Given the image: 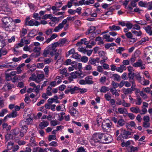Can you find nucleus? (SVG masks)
<instances>
[{
	"label": "nucleus",
	"instance_id": "nucleus-56",
	"mask_svg": "<svg viewBox=\"0 0 152 152\" xmlns=\"http://www.w3.org/2000/svg\"><path fill=\"white\" fill-rule=\"evenodd\" d=\"M48 145L56 147L58 145V143L56 142L52 141L50 142Z\"/></svg>",
	"mask_w": 152,
	"mask_h": 152
},
{
	"label": "nucleus",
	"instance_id": "nucleus-47",
	"mask_svg": "<svg viewBox=\"0 0 152 152\" xmlns=\"http://www.w3.org/2000/svg\"><path fill=\"white\" fill-rule=\"evenodd\" d=\"M136 58L134 56H132L131 58L130 59V61L131 64L133 65V64H134V62L136 60Z\"/></svg>",
	"mask_w": 152,
	"mask_h": 152
},
{
	"label": "nucleus",
	"instance_id": "nucleus-43",
	"mask_svg": "<svg viewBox=\"0 0 152 152\" xmlns=\"http://www.w3.org/2000/svg\"><path fill=\"white\" fill-rule=\"evenodd\" d=\"M56 138L55 135H50L48 137V140L49 141H50L52 140H56Z\"/></svg>",
	"mask_w": 152,
	"mask_h": 152
},
{
	"label": "nucleus",
	"instance_id": "nucleus-6",
	"mask_svg": "<svg viewBox=\"0 0 152 152\" xmlns=\"http://www.w3.org/2000/svg\"><path fill=\"white\" fill-rule=\"evenodd\" d=\"M0 7L5 11H9L10 10L7 2L5 0H0Z\"/></svg>",
	"mask_w": 152,
	"mask_h": 152
},
{
	"label": "nucleus",
	"instance_id": "nucleus-44",
	"mask_svg": "<svg viewBox=\"0 0 152 152\" xmlns=\"http://www.w3.org/2000/svg\"><path fill=\"white\" fill-rule=\"evenodd\" d=\"M87 39L86 38H84L83 39H81V41H82L83 42V43L86 45V46L89 44L90 42V40H89V41H87Z\"/></svg>",
	"mask_w": 152,
	"mask_h": 152
},
{
	"label": "nucleus",
	"instance_id": "nucleus-18",
	"mask_svg": "<svg viewBox=\"0 0 152 152\" xmlns=\"http://www.w3.org/2000/svg\"><path fill=\"white\" fill-rule=\"evenodd\" d=\"M49 125V123L47 121H43L41 122L39 124V126L41 129H43Z\"/></svg>",
	"mask_w": 152,
	"mask_h": 152
},
{
	"label": "nucleus",
	"instance_id": "nucleus-28",
	"mask_svg": "<svg viewBox=\"0 0 152 152\" xmlns=\"http://www.w3.org/2000/svg\"><path fill=\"white\" fill-rule=\"evenodd\" d=\"M17 112L13 110L12 112L8 115L9 116V118H10L11 117L15 118L17 116Z\"/></svg>",
	"mask_w": 152,
	"mask_h": 152
},
{
	"label": "nucleus",
	"instance_id": "nucleus-4",
	"mask_svg": "<svg viewBox=\"0 0 152 152\" xmlns=\"http://www.w3.org/2000/svg\"><path fill=\"white\" fill-rule=\"evenodd\" d=\"M145 56L148 63H152V48L145 53Z\"/></svg>",
	"mask_w": 152,
	"mask_h": 152
},
{
	"label": "nucleus",
	"instance_id": "nucleus-8",
	"mask_svg": "<svg viewBox=\"0 0 152 152\" xmlns=\"http://www.w3.org/2000/svg\"><path fill=\"white\" fill-rule=\"evenodd\" d=\"M69 112L71 115L73 117H77L79 114V112L72 106H70L69 108Z\"/></svg>",
	"mask_w": 152,
	"mask_h": 152
},
{
	"label": "nucleus",
	"instance_id": "nucleus-34",
	"mask_svg": "<svg viewBox=\"0 0 152 152\" xmlns=\"http://www.w3.org/2000/svg\"><path fill=\"white\" fill-rule=\"evenodd\" d=\"M77 75L78 76V78H82L85 76V75L80 70H79V71H78Z\"/></svg>",
	"mask_w": 152,
	"mask_h": 152
},
{
	"label": "nucleus",
	"instance_id": "nucleus-26",
	"mask_svg": "<svg viewBox=\"0 0 152 152\" xmlns=\"http://www.w3.org/2000/svg\"><path fill=\"white\" fill-rule=\"evenodd\" d=\"M110 90L113 95H115L116 96H119V94L117 92V90H116L113 88H111Z\"/></svg>",
	"mask_w": 152,
	"mask_h": 152
},
{
	"label": "nucleus",
	"instance_id": "nucleus-7",
	"mask_svg": "<svg viewBox=\"0 0 152 152\" xmlns=\"http://www.w3.org/2000/svg\"><path fill=\"white\" fill-rule=\"evenodd\" d=\"M66 42V38H64L60 39L58 42L52 44V45L54 46V48H56L58 46H60V47L63 46Z\"/></svg>",
	"mask_w": 152,
	"mask_h": 152
},
{
	"label": "nucleus",
	"instance_id": "nucleus-32",
	"mask_svg": "<svg viewBox=\"0 0 152 152\" xmlns=\"http://www.w3.org/2000/svg\"><path fill=\"white\" fill-rule=\"evenodd\" d=\"M130 148V152H136L138 151L139 148L138 147H134L132 145H131L129 147Z\"/></svg>",
	"mask_w": 152,
	"mask_h": 152
},
{
	"label": "nucleus",
	"instance_id": "nucleus-14",
	"mask_svg": "<svg viewBox=\"0 0 152 152\" xmlns=\"http://www.w3.org/2000/svg\"><path fill=\"white\" fill-rule=\"evenodd\" d=\"M92 77L91 76H87L85 78V80L86 84H92L94 82L91 80L92 79Z\"/></svg>",
	"mask_w": 152,
	"mask_h": 152
},
{
	"label": "nucleus",
	"instance_id": "nucleus-61",
	"mask_svg": "<svg viewBox=\"0 0 152 152\" xmlns=\"http://www.w3.org/2000/svg\"><path fill=\"white\" fill-rule=\"evenodd\" d=\"M24 45V42H23V39H21L20 42L16 46H18V47H22Z\"/></svg>",
	"mask_w": 152,
	"mask_h": 152
},
{
	"label": "nucleus",
	"instance_id": "nucleus-1",
	"mask_svg": "<svg viewBox=\"0 0 152 152\" xmlns=\"http://www.w3.org/2000/svg\"><path fill=\"white\" fill-rule=\"evenodd\" d=\"M56 51L57 49L54 48V46L52 44L47 47V50H44L43 56L45 57H46L47 56L48 54H50L51 56H53Z\"/></svg>",
	"mask_w": 152,
	"mask_h": 152
},
{
	"label": "nucleus",
	"instance_id": "nucleus-40",
	"mask_svg": "<svg viewBox=\"0 0 152 152\" xmlns=\"http://www.w3.org/2000/svg\"><path fill=\"white\" fill-rule=\"evenodd\" d=\"M78 71H77L75 72H72L70 74L71 76L74 79L78 78V76L77 74Z\"/></svg>",
	"mask_w": 152,
	"mask_h": 152
},
{
	"label": "nucleus",
	"instance_id": "nucleus-46",
	"mask_svg": "<svg viewBox=\"0 0 152 152\" xmlns=\"http://www.w3.org/2000/svg\"><path fill=\"white\" fill-rule=\"evenodd\" d=\"M13 135L16 136L18 135L20 132V130L18 128H16L13 130Z\"/></svg>",
	"mask_w": 152,
	"mask_h": 152
},
{
	"label": "nucleus",
	"instance_id": "nucleus-49",
	"mask_svg": "<svg viewBox=\"0 0 152 152\" xmlns=\"http://www.w3.org/2000/svg\"><path fill=\"white\" fill-rule=\"evenodd\" d=\"M7 109H4L1 110V112L0 113V117H3L4 116L5 113H7Z\"/></svg>",
	"mask_w": 152,
	"mask_h": 152
},
{
	"label": "nucleus",
	"instance_id": "nucleus-31",
	"mask_svg": "<svg viewBox=\"0 0 152 152\" xmlns=\"http://www.w3.org/2000/svg\"><path fill=\"white\" fill-rule=\"evenodd\" d=\"M41 49V48L40 47H35L33 50V51L34 53H36L39 55Z\"/></svg>",
	"mask_w": 152,
	"mask_h": 152
},
{
	"label": "nucleus",
	"instance_id": "nucleus-64",
	"mask_svg": "<svg viewBox=\"0 0 152 152\" xmlns=\"http://www.w3.org/2000/svg\"><path fill=\"white\" fill-rule=\"evenodd\" d=\"M76 152H86V151L83 147H81L78 148Z\"/></svg>",
	"mask_w": 152,
	"mask_h": 152
},
{
	"label": "nucleus",
	"instance_id": "nucleus-20",
	"mask_svg": "<svg viewBox=\"0 0 152 152\" xmlns=\"http://www.w3.org/2000/svg\"><path fill=\"white\" fill-rule=\"evenodd\" d=\"M130 110L132 112L135 113H137L140 112V110L138 107H132L130 108Z\"/></svg>",
	"mask_w": 152,
	"mask_h": 152
},
{
	"label": "nucleus",
	"instance_id": "nucleus-23",
	"mask_svg": "<svg viewBox=\"0 0 152 152\" xmlns=\"http://www.w3.org/2000/svg\"><path fill=\"white\" fill-rule=\"evenodd\" d=\"M109 28L111 31L119 30L121 29V28L120 26H116L115 25H113L111 26H110Z\"/></svg>",
	"mask_w": 152,
	"mask_h": 152
},
{
	"label": "nucleus",
	"instance_id": "nucleus-9",
	"mask_svg": "<svg viewBox=\"0 0 152 152\" xmlns=\"http://www.w3.org/2000/svg\"><path fill=\"white\" fill-rule=\"evenodd\" d=\"M145 64H143L142 60H140L138 62L134 63L132 66L135 67H140L141 69H143L145 68Z\"/></svg>",
	"mask_w": 152,
	"mask_h": 152
},
{
	"label": "nucleus",
	"instance_id": "nucleus-10",
	"mask_svg": "<svg viewBox=\"0 0 152 152\" xmlns=\"http://www.w3.org/2000/svg\"><path fill=\"white\" fill-rule=\"evenodd\" d=\"M132 133L131 132L124 130L122 133H121V135L124 139H127L130 137L129 136L131 135Z\"/></svg>",
	"mask_w": 152,
	"mask_h": 152
},
{
	"label": "nucleus",
	"instance_id": "nucleus-52",
	"mask_svg": "<svg viewBox=\"0 0 152 152\" xmlns=\"http://www.w3.org/2000/svg\"><path fill=\"white\" fill-rule=\"evenodd\" d=\"M3 48H1L0 49V52L3 55H6L7 53V50H5L3 49Z\"/></svg>",
	"mask_w": 152,
	"mask_h": 152
},
{
	"label": "nucleus",
	"instance_id": "nucleus-57",
	"mask_svg": "<svg viewBox=\"0 0 152 152\" xmlns=\"http://www.w3.org/2000/svg\"><path fill=\"white\" fill-rule=\"evenodd\" d=\"M79 92H80V93L83 94L86 92L87 91V89L85 88H79Z\"/></svg>",
	"mask_w": 152,
	"mask_h": 152
},
{
	"label": "nucleus",
	"instance_id": "nucleus-12",
	"mask_svg": "<svg viewBox=\"0 0 152 152\" xmlns=\"http://www.w3.org/2000/svg\"><path fill=\"white\" fill-rule=\"evenodd\" d=\"M92 140L95 142L101 143V140H99V133H96L94 134L92 137Z\"/></svg>",
	"mask_w": 152,
	"mask_h": 152
},
{
	"label": "nucleus",
	"instance_id": "nucleus-2",
	"mask_svg": "<svg viewBox=\"0 0 152 152\" xmlns=\"http://www.w3.org/2000/svg\"><path fill=\"white\" fill-rule=\"evenodd\" d=\"M11 70V69H8L5 72V78L6 80L7 81H10L12 79V76H16L15 75L17 74V72L15 71H12L10 73L7 72Z\"/></svg>",
	"mask_w": 152,
	"mask_h": 152
},
{
	"label": "nucleus",
	"instance_id": "nucleus-35",
	"mask_svg": "<svg viewBox=\"0 0 152 152\" xmlns=\"http://www.w3.org/2000/svg\"><path fill=\"white\" fill-rule=\"evenodd\" d=\"M130 141H128L126 142H123L121 143V146L122 147H127L130 144Z\"/></svg>",
	"mask_w": 152,
	"mask_h": 152
},
{
	"label": "nucleus",
	"instance_id": "nucleus-25",
	"mask_svg": "<svg viewBox=\"0 0 152 152\" xmlns=\"http://www.w3.org/2000/svg\"><path fill=\"white\" fill-rule=\"evenodd\" d=\"M0 42H1L2 45L1 47L3 48L6 45L5 39L3 36L0 35Z\"/></svg>",
	"mask_w": 152,
	"mask_h": 152
},
{
	"label": "nucleus",
	"instance_id": "nucleus-59",
	"mask_svg": "<svg viewBox=\"0 0 152 152\" xmlns=\"http://www.w3.org/2000/svg\"><path fill=\"white\" fill-rule=\"evenodd\" d=\"M72 60L70 59H68L66 60L64 62V64L65 65H70L71 64Z\"/></svg>",
	"mask_w": 152,
	"mask_h": 152
},
{
	"label": "nucleus",
	"instance_id": "nucleus-29",
	"mask_svg": "<svg viewBox=\"0 0 152 152\" xmlns=\"http://www.w3.org/2000/svg\"><path fill=\"white\" fill-rule=\"evenodd\" d=\"M14 143L12 142H9L8 143L7 148V150H10L13 148Z\"/></svg>",
	"mask_w": 152,
	"mask_h": 152
},
{
	"label": "nucleus",
	"instance_id": "nucleus-45",
	"mask_svg": "<svg viewBox=\"0 0 152 152\" xmlns=\"http://www.w3.org/2000/svg\"><path fill=\"white\" fill-rule=\"evenodd\" d=\"M78 50L81 52L84 53H86L87 52V50L86 49H84L83 47H79L78 48Z\"/></svg>",
	"mask_w": 152,
	"mask_h": 152
},
{
	"label": "nucleus",
	"instance_id": "nucleus-62",
	"mask_svg": "<svg viewBox=\"0 0 152 152\" xmlns=\"http://www.w3.org/2000/svg\"><path fill=\"white\" fill-rule=\"evenodd\" d=\"M128 126L135 127H136V124L134 121H132L129 123Z\"/></svg>",
	"mask_w": 152,
	"mask_h": 152
},
{
	"label": "nucleus",
	"instance_id": "nucleus-17",
	"mask_svg": "<svg viewBox=\"0 0 152 152\" xmlns=\"http://www.w3.org/2000/svg\"><path fill=\"white\" fill-rule=\"evenodd\" d=\"M68 88H70L71 93L72 94L79 93V88L75 86L73 88H72V87L70 86L68 87Z\"/></svg>",
	"mask_w": 152,
	"mask_h": 152
},
{
	"label": "nucleus",
	"instance_id": "nucleus-33",
	"mask_svg": "<svg viewBox=\"0 0 152 152\" xmlns=\"http://www.w3.org/2000/svg\"><path fill=\"white\" fill-rule=\"evenodd\" d=\"M110 89L107 87L102 86L101 87L100 91L102 93H105L107 91H109Z\"/></svg>",
	"mask_w": 152,
	"mask_h": 152
},
{
	"label": "nucleus",
	"instance_id": "nucleus-38",
	"mask_svg": "<svg viewBox=\"0 0 152 152\" xmlns=\"http://www.w3.org/2000/svg\"><path fill=\"white\" fill-rule=\"evenodd\" d=\"M75 52V49L74 48H72L70 50L68 51L66 54V56L68 57L71 54H73Z\"/></svg>",
	"mask_w": 152,
	"mask_h": 152
},
{
	"label": "nucleus",
	"instance_id": "nucleus-53",
	"mask_svg": "<svg viewBox=\"0 0 152 152\" xmlns=\"http://www.w3.org/2000/svg\"><path fill=\"white\" fill-rule=\"evenodd\" d=\"M132 32L133 34L138 36H140L142 34V32L141 31H132Z\"/></svg>",
	"mask_w": 152,
	"mask_h": 152
},
{
	"label": "nucleus",
	"instance_id": "nucleus-63",
	"mask_svg": "<svg viewBox=\"0 0 152 152\" xmlns=\"http://www.w3.org/2000/svg\"><path fill=\"white\" fill-rule=\"evenodd\" d=\"M104 96L105 99L107 101H109L111 99V96L107 94H105Z\"/></svg>",
	"mask_w": 152,
	"mask_h": 152
},
{
	"label": "nucleus",
	"instance_id": "nucleus-3",
	"mask_svg": "<svg viewBox=\"0 0 152 152\" xmlns=\"http://www.w3.org/2000/svg\"><path fill=\"white\" fill-rule=\"evenodd\" d=\"M5 30L9 32L15 31L16 29V25L12 23L4 26Z\"/></svg>",
	"mask_w": 152,
	"mask_h": 152
},
{
	"label": "nucleus",
	"instance_id": "nucleus-55",
	"mask_svg": "<svg viewBox=\"0 0 152 152\" xmlns=\"http://www.w3.org/2000/svg\"><path fill=\"white\" fill-rule=\"evenodd\" d=\"M88 60V58L86 56H83L81 58V61L84 63L87 62Z\"/></svg>",
	"mask_w": 152,
	"mask_h": 152
},
{
	"label": "nucleus",
	"instance_id": "nucleus-50",
	"mask_svg": "<svg viewBox=\"0 0 152 152\" xmlns=\"http://www.w3.org/2000/svg\"><path fill=\"white\" fill-rule=\"evenodd\" d=\"M18 77L19 76H18V75L15 76L13 78H12V79L11 80H12V82L14 83L17 80H19L20 79Z\"/></svg>",
	"mask_w": 152,
	"mask_h": 152
},
{
	"label": "nucleus",
	"instance_id": "nucleus-48",
	"mask_svg": "<svg viewBox=\"0 0 152 152\" xmlns=\"http://www.w3.org/2000/svg\"><path fill=\"white\" fill-rule=\"evenodd\" d=\"M94 2V0H89L86 1L85 2V5H88L90 4H93Z\"/></svg>",
	"mask_w": 152,
	"mask_h": 152
},
{
	"label": "nucleus",
	"instance_id": "nucleus-58",
	"mask_svg": "<svg viewBox=\"0 0 152 152\" xmlns=\"http://www.w3.org/2000/svg\"><path fill=\"white\" fill-rule=\"evenodd\" d=\"M112 85L113 86V88L115 89L118 86V83L113 81L112 83Z\"/></svg>",
	"mask_w": 152,
	"mask_h": 152
},
{
	"label": "nucleus",
	"instance_id": "nucleus-37",
	"mask_svg": "<svg viewBox=\"0 0 152 152\" xmlns=\"http://www.w3.org/2000/svg\"><path fill=\"white\" fill-rule=\"evenodd\" d=\"M135 73L132 72H129L128 73V75L130 80H133V78L135 77Z\"/></svg>",
	"mask_w": 152,
	"mask_h": 152
},
{
	"label": "nucleus",
	"instance_id": "nucleus-13",
	"mask_svg": "<svg viewBox=\"0 0 152 152\" xmlns=\"http://www.w3.org/2000/svg\"><path fill=\"white\" fill-rule=\"evenodd\" d=\"M26 25L31 26H33L34 25L36 26H38L39 25H40V23L37 21L34 22L33 20H29Z\"/></svg>",
	"mask_w": 152,
	"mask_h": 152
},
{
	"label": "nucleus",
	"instance_id": "nucleus-27",
	"mask_svg": "<svg viewBox=\"0 0 152 152\" xmlns=\"http://www.w3.org/2000/svg\"><path fill=\"white\" fill-rule=\"evenodd\" d=\"M64 27V26L62 24H59L54 29V31L55 32H57L59 31L61 29H62Z\"/></svg>",
	"mask_w": 152,
	"mask_h": 152
},
{
	"label": "nucleus",
	"instance_id": "nucleus-42",
	"mask_svg": "<svg viewBox=\"0 0 152 152\" xmlns=\"http://www.w3.org/2000/svg\"><path fill=\"white\" fill-rule=\"evenodd\" d=\"M125 35L127 38L129 39H132V34L131 32H128L127 33L125 34Z\"/></svg>",
	"mask_w": 152,
	"mask_h": 152
},
{
	"label": "nucleus",
	"instance_id": "nucleus-11",
	"mask_svg": "<svg viewBox=\"0 0 152 152\" xmlns=\"http://www.w3.org/2000/svg\"><path fill=\"white\" fill-rule=\"evenodd\" d=\"M25 123V122L24 120H23L20 122L19 124L21 126V131L26 133L28 129V126Z\"/></svg>",
	"mask_w": 152,
	"mask_h": 152
},
{
	"label": "nucleus",
	"instance_id": "nucleus-22",
	"mask_svg": "<svg viewBox=\"0 0 152 152\" xmlns=\"http://www.w3.org/2000/svg\"><path fill=\"white\" fill-rule=\"evenodd\" d=\"M118 110L120 114H126L127 113L126 109L125 108H119L118 109Z\"/></svg>",
	"mask_w": 152,
	"mask_h": 152
},
{
	"label": "nucleus",
	"instance_id": "nucleus-41",
	"mask_svg": "<svg viewBox=\"0 0 152 152\" xmlns=\"http://www.w3.org/2000/svg\"><path fill=\"white\" fill-rule=\"evenodd\" d=\"M25 122V124L27 125H29L32 123V120L31 118H28L26 119L25 121H24Z\"/></svg>",
	"mask_w": 152,
	"mask_h": 152
},
{
	"label": "nucleus",
	"instance_id": "nucleus-51",
	"mask_svg": "<svg viewBox=\"0 0 152 152\" xmlns=\"http://www.w3.org/2000/svg\"><path fill=\"white\" fill-rule=\"evenodd\" d=\"M125 50L124 48L123 47H120L117 49L116 51L117 53H121V52Z\"/></svg>",
	"mask_w": 152,
	"mask_h": 152
},
{
	"label": "nucleus",
	"instance_id": "nucleus-15",
	"mask_svg": "<svg viewBox=\"0 0 152 152\" xmlns=\"http://www.w3.org/2000/svg\"><path fill=\"white\" fill-rule=\"evenodd\" d=\"M44 77L43 74H39L37 75L36 77V82L37 83H39L42 80Z\"/></svg>",
	"mask_w": 152,
	"mask_h": 152
},
{
	"label": "nucleus",
	"instance_id": "nucleus-5",
	"mask_svg": "<svg viewBox=\"0 0 152 152\" xmlns=\"http://www.w3.org/2000/svg\"><path fill=\"white\" fill-rule=\"evenodd\" d=\"M12 18L9 16L4 17L1 19V21L4 26L12 23Z\"/></svg>",
	"mask_w": 152,
	"mask_h": 152
},
{
	"label": "nucleus",
	"instance_id": "nucleus-16",
	"mask_svg": "<svg viewBox=\"0 0 152 152\" xmlns=\"http://www.w3.org/2000/svg\"><path fill=\"white\" fill-rule=\"evenodd\" d=\"M143 28L150 35H152V26H148L147 27H144Z\"/></svg>",
	"mask_w": 152,
	"mask_h": 152
},
{
	"label": "nucleus",
	"instance_id": "nucleus-30",
	"mask_svg": "<svg viewBox=\"0 0 152 152\" xmlns=\"http://www.w3.org/2000/svg\"><path fill=\"white\" fill-rule=\"evenodd\" d=\"M117 124L120 126H123L125 124V121L123 119L120 118L118 120Z\"/></svg>",
	"mask_w": 152,
	"mask_h": 152
},
{
	"label": "nucleus",
	"instance_id": "nucleus-24",
	"mask_svg": "<svg viewBox=\"0 0 152 152\" xmlns=\"http://www.w3.org/2000/svg\"><path fill=\"white\" fill-rule=\"evenodd\" d=\"M132 89L131 88H124L123 89V92L125 95H127L131 94L132 93Z\"/></svg>",
	"mask_w": 152,
	"mask_h": 152
},
{
	"label": "nucleus",
	"instance_id": "nucleus-19",
	"mask_svg": "<svg viewBox=\"0 0 152 152\" xmlns=\"http://www.w3.org/2000/svg\"><path fill=\"white\" fill-rule=\"evenodd\" d=\"M106 136L105 135V142L104 143H108L112 142V139L111 137L109 134L107 133L106 134Z\"/></svg>",
	"mask_w": 152,
	"mask_h": 152
},
{
	"label": "nucleus",
	"instance_id": "nucleus-36",
	"mask_svg": "<svg viewBox=\"0 0 152 152\" xmlns=\"http://www.w3.org/2000/svg\"><path fill=\"white\" fill-rule=\"evenodd\" d=\"M72 57L73 58L76 59H80L81 56L76 53L74 52V53L72 55Z\"/></svg>",
	"mask_w": 152,
	"mask_h": 152
},
{
	"label": "nucleus",
	"instance_id": "nucleus-39",
	"mask_svg": "<svg viewBox=\"0 0 152 152\" xmlns=\"http://www.w3.org/2000/svg\"><path fill=\"white\" fill-rule=\"evenodd\" d=\"M113 77H114V79L116 80L117 81H119L120 80V76L117 74H115L113 75Z\"/></svg>",
	"mask_w": 152,
	"mask_h": 152
},
{
	"label": "nucleus",
	"instance_id": "nucleus-60",
	"mask_svg": "<svg viewBox=\"0 0 152 152\" xmlns=\"http://www.w3.org/2000/svg\"><path fill=\"white\" fill-rule=\"evenodd\" d=\"M136 22L138 24L141 25H146V23L145 20H142L140 21H136Z\"/></svg>",
	"mask_w": 152,
	"mask_h": 152
},
{
	"label": "nucleus",
	"instance_id": "nucleus-21",
	"mask_svg": "<svg viewBox=\"0 0 152 152\" xmlns=\"http://www.w3.org/2000/svg\"><path fill=\"white\" fill-rule=\"evenodd\" d=\"M95 29L96 28L94 26H92L90 27V28L88 29L87 31L86 32V34L88 35L90 33H93L95 30Z\"/></svg>",
	"mask_w": 152,
	"mask_h": 152
},
{
	"label": "nucleus",
	"instance_id": "nucleus-54",
	"mask_svg": "<svg viewBox=\"0 0 152 152\" xmlns=\"http://www.w3.org/2000/svg\"><path fill=\"white\" fill-rule=\"evenodd\" d=\"M106 80V77L104 76L103 77H101V78L99 79V81L102 83H104V82H105Z\"/></svg>",
	"mask_w": 152,
	"mask_h": 152
}]
</instances>
